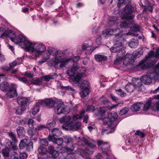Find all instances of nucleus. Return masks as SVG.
Returning <instances> with one entry per match:
<instances>
[{
	"mask_svg": "<svg viewBox=\"0 0 159 159\" xmlns=\"http://www.w3.org/2000/svg\"><path fill=\"white\" fill-rule=\"evenodd\" d=\"M0 89L3 92H7L6 95L8 98H13L17 95L16 88L10 86L6 81H3L1 83L0 85Z\"/></svg>",
	"mask_w": 159,
	"mask_h": 159,
	"instance_id": "obj_1",
	"label": "nucleus"
},
{
	"mask_svg": "<svg viewBox=\"0 0 159 159\" xmlns=\"http://www.w3.org/2000/svg\"><path fill=\"white\" fill-rule=\"evenodd\" d=\"M40 146L38 148V151L39 154L42 156L47 153L49 154L53 157H56L58 155V152L55 150L54 147L50 146L48 147Z\"/></svg>",
	"mask_w": 159,
	"mask_h": 159,
	"instance_id": "obj_2",
	"label": "nucleus"
},
{
	"mask_svg": "<svg viewBox=\"0 0 159 159\" xmlns=\"http://www.w3.org/2000/svg\"><path fill=\"white\" fill-rule=\"evenodd\" d=\"M133 10V7L131 5L126 6L123 9L121 12V19L122 20L126 19L128 20H132L134 17V16L132 15Z\"/></svg>",
	"mask_w": 159,
	"mask_h": 159,
	"instance_id": "obj_3",
	"label": "nucleus"
},
{
	"mask_svg": "<svg viewBox=\"0 0 159 159\" xmlns=\"http://www.w3.org/2000/svg\"><path fill=\"white\" fill-rule=\"evenodd\" d=\"M33 142H29L28 140L24 139L21 140L19 144V148L20 150H24L28 151H30L33 148Z\"/></svg>",
	"mask_w": 159,
	"mask_h": 159,
	"instance_id": "obj_4",
	"label": "nucleus"
},
{
	"mask_svg": "<svg viewBox=\"0 0 159 159\" xmlns=\"http://www.w3.org/2000/svg\"><path fill=\"white\" fill-rule=\"evenodd\" d=\"M123 40H124V39L121 37H120L116 39L115 47H112L110 49L111 52L120 53L121 52L122 53L124 52V49H122L121 48H120V47H121L123 44L122 42V41Z\"/></svg>",
	"mask_w": 159,
	"mask_h": 159,
	"instance_id": "obj_5",
	"label": "nucleus"
},
{
	"mask_svg": "<svg viewBox=\"0 0 159 159\" xmlns=\"http://www.w3.org/2000/svg\"><path fill=\"white\" fill-rule=\"evenodd\" d=\"M54 111L58 115L62 113L66 114L69 112L67 108L65 107L64 103L57 102L54 106Z\"/></svg>",
	"mask_w": 159,
	"mask_h": 159,
	"instance_id": "obj_6",
	"label": "nucleus"
},
{
	"mask_svg": "<svg viewBox=\"0 0 159 159\" xmlns=\"http://www.w3.org/2000/svg\"><path fill=\"white\" fill-rule=\"evenodd\" d=\"M153 66L154 63L152 61L145 59L141 61L137 66L143 70H145L149 69Z\"/></svg>",
	"mask_w": 159,
	"mask_h": 159,
	"instance_id": "obj_7",
	"label": "nucleus"
},
{
	"mask_svg": "<svg viewBox=\"0 0 159 159\" xmlns=\"http://www.w3.org/2000/svg\"><path fill=\"white\" fill-rule=\"evenodd\" d=\"M57 102L51 98H48L43 100L39 102V104L42 106H46L49 108L53 107L57 103Z\"/></svg>",
	"mask_w": 159,
	"mask_h": 159,
	"instance_id": "obj_8",
	"label": "nucleus"
},
{
	"mask_svg": "<svg viewBox=\"0 0 159 159\" xmlns=\"http://www.w3.org/2000/svg\"><path fill=\"white\" fill-rule=\"evenodd\" d=\"M46 46L42 43H40L37 44L35 47H34V50L32 52H34L36 54V56H39L41 55L42 52H43L45 51Z\"/></svg>",
	"mask_w": 159,
	"mask_h": 159,
	"instance_id": "obj_9",
	"label": "nucleus"
},
{
	"mask_svg": "<svg viewBox=\"0 0 159 159\" xmlns=\"http://www.w3.org/2000/svg\"><path fill=\"white\" fill-rule=\"evenodd\" d=\"M71 117L69 116H65L60 119V121L61 123H64L62 127H70L72 125V122L71 121Z\"/></svg>",
	"mask_w": 159,
	"mask_h": 159,
	"instance_id": "obj_10",
	"label": "nucleus"
},
{
	"mask_svg": "<svg viewBox=\"0 0 159 159\" xmlns=\"http://www.w3.org/2000/svg\"><path fill=\"white\" fill-rule=\"evenodd\" d=\"M103 122L104 125H107V128L110 129V130L108 131V133H111L114 132L115 130L116 126H112L113 123L107 117H106L103 119Z\"/></svg>",
	"mask_w": 159,
	"mask_h": 159,
	"instance_id": "obj_11",
	"label": "nucleus"
},
{
	"mask_svg": "<svg viewBox=\"0 0 159 159\" xmlns=\"http://www.w3.org/2000/svg\"><path fill=\"white\" fill-rule=\"evenodd\" d=\"M23 43L27 52H33V51L34 50V47L36 45L35 44L26 40L25 38V41H23Z\"/></svg>",
	"mask_w": 159,
	"mask_h": 159,
	"instance_id": "obj_12",
	"label": "nucleus"
},
{
	"mask_svg": "<svg viewBox=\"0 0 159 159\" xmlns=\"http://www.w3.org/2000/svg\"><path fill=\"white\" fill-rule=\"evenodd\" d=\"M56 57V60H54L55 64L57 65L58 63H60V67L61 68L65 67L70 60L69 59H62L61 55L58 56H57Z\"/></svg>",
	"mask_w": 159,
	"mask_h": 159,
	"instance_id": "obj_13",
	"label": "nucleus"
},
{
	"mask_svg": "<svg viewBox=\"0 0 159 159\" xmlns=\"http://www.w3.org/2000/svg\"><path fill=\"white\" fill-rule=\"evenodd\" d=\"M14 37H10V39L15 44H20V43H23V41H25V38L22 35H19L18 36H16V34H14V35H13Z\"/></svg>",
	"mask_w": 159,
	"mask_h": 159,
	"instance_id": "obj_14",
	"label": "nucleus"
},
{
	"mask_svg": "<svg viewBox=\"0 0 159 159\" xmlns=\"http://www.w3.org/2000/svg\"><path fill=\"white\" fill-rule=\"evenodd\" d=\"M3 32L2 34L1 37L3 38L6 36H8L9 38L11 37V35H14V32L11 30H5L4 28L3 27H0V33Z\"/></svg>",
	"mask_w": 159,
	"mask_h": 159,
	"instance_id": "obj_15",
	"label": "nucleus"
},
{
	"mask_svg": "<svg viewBox=\"0 0 159 159\" xmlns=\"http://www.w3.org/2000/svg\"><path fill=\"white\" fill-rule=\"evenodd\" d=\"M48 139L49 141H52L53 143L55 144H57L59 146H60L62 145V144L63 143V139L61 138H59L56 139L54 136H52L51 134L48 136Z\"/></svg>",
	"mask_w": 159,
	"mask_h": 159,
	"instance_id": "obj_16",
	"label": "nucleus"
},
{
	"mask_svg": "<svg viewBox=\"0 0 159 159\" xmlns=\"http://www.w3.org/2000/svg\"><path fill=\"white\" fill-rule=\"evenodd\" d=\"M17 101L19 104L25 107L29 102V100L27 97L21 96L18 97Z\"/></svg>",
	"mask_w": 159,
	"mask_h": 159,
	"instance_id": "obj_17",
	"label": "nucleus"
},
{
	"mask_svg": "<svg viewBox=\"0 0 159 159\" xmlns=\"http://www.w3.org/2000/svg\"><path fill=\"white\" fill-rule=\"evenodd\" d=\"M145 4H146V5H145L144 7H142V8L143 9V12H146L147 9H148V10L152 13L153 11V7L154 5L153 3L147 1L145 2Z\"/></svg>",
	"mask_w": 159,
	"mask_h": 159,
	"instance_id": "obj_18",
	"label": "nucleus"
},
{
	"mask_svg": "<svg viewBox=\"0 0 159 159\" xmlns=\"http://www.w3.org/2000/svg\"><path fill=\"white\" fill-rule=\"evenodd\" d=\"M143 105L142 102H136L132 105L131 109L134 111H137L142 109Z\"/></svg>",
	"mask_w": 159,
	"mask_h": 159,
	"instance_id": "obj_19",
	"label": "nucleus"
},
{
	"mask_svg": "<svg viewBox=\"0 0 159 159\" xmlns=\"http://www.w3.org/2000/svg\"><path fill=\"white\" fill-rule=\"evenodd\" d=\"M50 134L52 135V136H59L62 135V132L60 129L57 128H55L51 129Z\"/></svg>",
	"mask_w": 159,
	"mask_h": 159,
	"instance_id": "obj_20",
	"label": "nucleus"
},
{
	"mask_svg": "<svg viewBox=\"0 0 159 159\" xmlns=\"http://www.w3.org/2000/svg\"><path fill=\"white\" fill-rule=\"evenodd\" d=\"M124 20L120 21V27L121 28H127L130 26L131 23L130 21L131 20H128L126 19H123Z\"/></svg>",
	"mask_w": 159,
	"mask_h": 159,
	"instance_id": "obj_21",
	"label": "nucleus"
},
{
	"mask_svg": "<svg viewBox=\"0 0 159 159\" xmlns=\"http://www.w3.org/2000/svg\"><path fill=\"white\" fill-rule=\"evenodd\" d=\"M79 86L81 89L89 88L90 86L89 82V81L82 80H80L79 83H78Z\"/></svg>",
	"mask_w": 159,
	"mask_h": 159,
	"instance_id": "obj_22",
	"label": "nucleus"
},
{
	"mask_svg": "<svg viewBox=\"0 0 159 159\" xmlns=\"http://www.w3.org/2000/svg\"><path fill=\"white\" fill-rule=\"evenodd\" d=\"M142 82L145 84L148 85L151 84L152 81L151 78L148 75H144L141 77Z\"/></svg>",
	"mask_w": 159,
	"mask_h": 159,
	"instance_id": "obj_23",
	"label": "nucleus"
},
{
	"mask_svg": "<svg viewBox=\"0 0 159 159\" xmlns=\"http://www.w3.org/2000/svg\"><path fill=\"white\" fill-rule=\"evenodd\" d=\"M18 136L19 137H22L25 135V128L21 126H18L16 129Z\"/></svg>",
	"mask_w": 159,
	"mask_h": 159,
	"instance_id": "obj_24",
	"label": "nucleus"
},
{
	"mask_svg": "<svg viewBox=\"0 0 159 159\" xmlns=\"http://www.w3.org/2000/svg\"><path fill=\"white\" fill-rule=\"evenodd\" d=\"M95 60L98 61L102 62L103 61H106L107 59L106 56L99 54H96L94 56Z\"/></svg>",
	"mask_w": 159,
	"mask_h": 159,
	"instance_id": "obj_25",
	"label": "nucleus"
},
{
	"mask_svg": "<svg viewBox=\"0 0 159 159\" xmlns=\"http://www.w3.org/2000/svg\"><path fill=\"white\" fill-rule=\"evenodd\" d=\"M139 43L138 39H133L131 40L130 42L129 43V46L131 48H135L138 46Z\"/></svg>",
	"mask_w": 159,
	"mask_h": 159,
	"instance_id": "obj_26",
	"label": "nucleus"
},
{
	"mask_svg": "<svg viewBox=\"0 0 159 159\" xmlns=\"http://www.w3.org/2000/svg\"><path fill=\"white\" fill-rule=\"evenodd\" d=\"M108 117L112 123L117 118L118 115L116 112L113 111L108 114Z\"/></svg>",
	"mask_w": 159,
	"mask_h": 159,
	"instance_id": "obj_27",
	"label": "nucleus"
},
{
	"mask_svg": "<svg viewBox=\"0 0 159 159\" xmlns=\"http://www.w3.org/2000/svg\"><path fill=\"white\" fill-rule=\"evenodd\" d=\"M11 152L10 148L6 147L3 148L1 151V153L3 157H8L9 156L10 153Z\"/></svg>",
	"mask_w": 159,
	"mask_h": 159,
	"instance_id": "obj_28",
	"label": "nucleus"
},
{
	"mask_svg": "<svg viewBox=\"0 0 159 159\" xmlns=\"http://www.w3.org/2000/svg\"><path fill=\"white\" fill-rule=\"evenodd\" d=\"M78 68L76 66H74L71 68L70 70H68L67 71V74L70 76H73L75 74Z\"/></svg>",
	"mask_w": 159,
	"mask_h": 159,
	"instance_id": "obj_29",
	"label": "nucleus"
},
{
	"mask_svg": "<svg viewBox=\"0 0 159 159\" xmlns=\"http://www.w3.org/2000/svg\"><path fill=\"white\" fill-rule=\"evenodd\" d=\"M152 102L151 100H148L145 104L143 103V105L142 109L144 111H147L151 107Z\"/></svg>",
	"mask_w": 159,
	"mask_h": 159,
	"instance_id": "obj_30",
	"label": "nucleus"
},
{
	"mask_svg": "<svg viewBox=\"0 0 159 159\" xmlns=\"http://www.w3.org/2000/svg\"><path fill=\"white\" fill-rule=\"evenodd\" d=\"M83 90L81 92V95L82 97L84 98L86 97L89 95L90 93L89 88H86L82 89Z\"/></svg>",
	"mask_w": 159,
	"mask_h": 159,
	"instance_id": "obj_31",
	"label": "nucleus"
},
{
	"mask_svg": "<svg viewBox=\"0 0 159 159\" xmlns=\"http://www.w3.org/2000/svg\"><path fill=\"white\" fill-rule=\"evenodd\" d=\"M40 105L39 104V102L36 103L32 109V113L34 115H36L39 111L40 109Z\"/></svg>",
	"mask_w": 159,
	"mask_h": 159,
	"instance_id": "obj_32",
	"label": "nucleus"
},
{
	"mask_svg": "<svg viewBox=\"0 0 159 159\" xmlns=\"http://www.w3.org/2000/svg\"><path fill=\"white\" fill-rule=\"evenodd\" d=\"M105 108L101 107L98 110L97 113H95V115L96 116H100L102 117L105 113Z\"/></svg>",
	"mask_w": 159,
	"mask_h": 159,
	"instance_id": "obj_33",
	"label": "nucleus"
},
{
	"mask_svg": "<svg viewBox=\"0 0 159 159\" xmlns=\"http://www.w3.org/2000/svg\"><path fill=\"white\" fill-rule=\"evenodd\" d=\"M55 122L53 120H49L48 121L46 127L50 131V128H53L55 125Z\"/></svg>",
	"mask_w": 159,
	"mask_h": 159,
	"instance_id": "obj_34",
	"label": "nucleus"
},
{
	"mask_svg": "<svg viewBox=\"0 0 159 159\" xmlns=\"http://www.w3.org/2000/svg\"><path fill=\"white\" fill-rule=\"evenodd\" d=\"M57 76V75L55 74L52 75H44L42 77L45 81L46 82H48L51 79H53L54 78Z\"/></svg>",
	"mask_w": 159,
	"mask_h": 159,
	"instance_id": "obj_35",
	"label": "nucleus"
},
{
	"mask_svg": "<svg viewBox=\"0 0 159 159\" xmlns=\"http://www.w3.org/2000/svg\"><path fill=\"white\" fill-rule=\"evenodd\" d=\"M131 0H119L117 3V7L118 8L121 7L123 4H128L130 2Z\"/></svg>",
	"mask_w": 159,
	"mask_h": 159,
	"instance_id": "obj_36",
	"label": "nucleus"
},
{
	"mask_svg": "<svg viewBox=\"0 0 159 159\" xmlns=\"http://www.w3.org/2000/svg\"><path fill=\"white\" fill-rule=\"evenodd\" d=\"M149 77L151 78V80H157L158 79V75L157 73L152 72L148 75Z\"/></svg>",
	"mask_w": 159,
	"mask_h": 159,
	"instance_id": "obj_37",
	"label": "nucleus"
},
{
	"mask_svg": "<svg viewBox=\"0 0 159 159\" xmlns=\"http://www.w3.org/2000/svg\"><path fill=\"white\" fill-rule=\"evenodd\" d=\"M88 151L86 149V150L84 149H80L78 151V154H80L82 157H84L88 155Z\"/></svg>",
	"mask_w": 159,
	"mask_h": 159,
	"instance_id": "obj_38",
	"label": "nucleus"
},
{
	"mask_svg": "<svg viewBox=\"0 0 159 159\" xmlns=\"http://www.w3.org/2000/svg\"><path fill=\"white\" fill-rule=\"evenodd\" d=\"M142 81L141 78L140 80L137 79L135 81L133 82L134 85L135 87H140L142 85Z\"/></svg>",
	"mask_w": 159,
	"mask_h": 159,
	"instance_id": "obj_39",
	"label": "nucleus"
},
{
	"mask_svg": "<svg viewBox=\"0 0 159 159\" xmlns=\"http://www.w3.org/2000/svg\"><path fill=\"white\" fill-rule=\"evenodd\" d=\"M130 29L132 31L139 32L140 31V26L138 24H134L132 26H130Z\"/></svg>",
	"mask_w": 159,
	"mask_h": 159,
	"instance_id": "obj_40",
	"label": "nucleus"
},
{
	"mask_svg": "<svg viewBox=\"0 0 159 159\" xmlns=\"http://www.w3.org/2000/svg\"><path fill=\"white\" fill-rule=\"evenodd\" d=\"M82 76V73L77 74L76 76L74 77L73 81L75 82L79 83Z\"/></svg>",
	"mask_w": 159,
	"mask_h": 159,
	"instance_id": "obj_41",
	"label": "nucleus"
},
{
	"mask_svg": "<svg viewBox=\"0 0 159 159\" xmlns=\"http://www.w3.org/2000/svg\"><path fill=\"white\" fill-rule=\"evenodd\" d=\"M25 107L23 106L18 107L16 110V113L17 114L21 115L25 110Z\"/></svg>",
	"mask_w": 159,
	"mask_h": 159,
	"instance_id": "obj_42",
	"label": "nucleus"
},
{
	"mask_svg": "<svg viewBox=\"0 0 159 159\" xmlns=\"http://www.w3.org/2000/svg\"><path fill=\"white\" fill-rule=\"evenodd\" d=\"M143 54V51H137L136 54H135L134 56L132 55H130L131 60H134L136 59L137 58H139V57Z\"/></svg>",
	"mask_w": 159,
	"mask_h": 159,
	"instance_id": "obj_43",
	"label": "nucleus"
},
{
	"mask_svg": "<svg viewBox=\"0 0 159 159\" xmlns=\"http://www.w3.org/2000/svg\"><path fill=\"white\" fill-rule=\"evenodd\" d=\"M116 23V19H113L112 18L110 19L107 22L108 25L109 27H111L113 25H115Z\"/></svg>",
	"mask_w": 159,
	"mask_h": 159,
	"instance_id": "obj_44",
	"label": "nucleus"
},
{
	"mask_svg": "<svg viewBox=\"0 0 159 159\" xmlns=\"http://www.w3.org/2000/svg\"><path fill=\"white\" fill-rule=\"evenodd\" d=\"M16 143H13L12 142H10L8 143L9 146V148H11L14 150H16L18 149L17 146L16 145Z\"/></svg>",
	"mask_w": 159,
	"mask_h": 159,
	"instance_id": "obj_45",
	"label": "nucleus"
},
{
	"mask_svg": "<svg viewBox=\"0 0 159 159\" xmlns=\"http://www.w3.org/2000/svg\"><path fill=\"white\" fill-rule=\"evenodd\" d=\"M42 81L39 79H37L36 80H32L31 83L33 84L37 85L40 86L42 84Z\"/></svg>",
	"mask_w": 159,
	"mask_h": 159,
	"instance_id": "obj_46",
	"label": "nucleus"
},
{
	"mask_svg": "<svg viewBox=\"0 0 159 159\" xmlns=\"http://www.w3.org/2000/svg\"><path fill=\"white\" fill-rule=\"evenodd\" d=\"M40 146L43 147H48V143L47 139H41L40 141Z\"/></svg>",
	"mask_w": 159,
	"mask_h": 159,
	"instance_id": "obj_47",
	"label": "nucleus"
},
{
	"mask_svg": "<svg viewBox=\"0 0 159 159\" xmlns=\"http://www.w3.org/2000/svg\"><path fill=\"white\" fill-rule=\"evenodd\" d=\"M99 100L103 105L107 104L109 102V101L108 99L105 98L103 96Z\"/></svg>",
	"mask_w": 159,
	"mask_h": 159,
	"instance_id": "obj_48",
	"label": "nucleus"
},
{
	"mask_svg": "<svg viewBox=\"0 0 159 159\" xmlns=\"http://www.w3.org/2000/svg\"><path fill=\"white\" fill-rule=\"evenodd\" d=\"M129 109L127 107H124L120 110L119 115L123 116L126 114L129 111Z\"/></svg>",
	"mask_w": 159,
	"mask_h": 159,
	"instance_id": "obj_49",
	"label": "nucleus"
},
{
	"mask_svg": "<svg viewBox=\"0 0 159 159\" xmlns=\"http://www.w3.org/2000/svg\"><path fill=\"white\" fill-rule=\"evenodd\" d=\"M81 126V123L80 122H76L75 123H73L70 127H72L74 129H79L80 128Z\"/></svg>",
	"mask_w": 159,
	"mask_h": 159,
	"instance_id": "obj_50",
	"label": "nucleus"
},
{
	"mask_svg": "<svg viewBox=\"0 0 159 159\" xmlns=\"http://www.w3.org/2000/svg\"><path fill=\"white\" fill-rule=\"evenodd\" d=\"M117 29H107L106 30V33L107 35H112L113 34L116 32Z\"/></svg>",
	"mask_w": 159,
	"mask_h": 159,
	"instance_id": "obj_51",
	"label": "nucleus"
},
{
	"mask_svg": "<svg viewBox=\"0 0 159 159\" xmlns=\"http://www.w3.org/2000/svg\"><path fill=\"white\" fill-rule=\"evenodd\" d=\"M116 93L120 97H123L126 95V93L123 92L121 89L116 90Z\"/></svg>",
	"mask_w": 159,
	"mask_h": 159,
	"instance_id": "obj_52",
	"label": "nucleus"
},
{
	"mask_svg": "<svg viewBox=\"0 0 159 159\" xmlns=\"http://www.w3.org/2000/svg\"><path fill=\"white\" fill-rule=\"evenodd\" d=\"M95 110V107L92 105H88L86 109L87 112H94Z\"/></svg>",
	"mask_w": 159,
	"mask_h": 159,
	"instance_id": "obj_53",
	"label": "nucleus"
},
{
	"mask_svg": "<svg viewBox=\"0 0 159 159\" xmlns=\"http://www.w3.org/2000/svg\"><path fill=\"white\" fill-rule=\"evenodd\" d=\"M86 143L88 146V148H86V149L88 151L90 149H93L96 147V146L95 145L90 142H87Z\"/></svg>",
	"mask_w": 159,
	"mask_h": 159,
	"instance_id": "obj_54",
	"label": "nucleus"
},
{
	"mask_svg": "<svg viewBox=\"0 0 159 159\" xmlns=\"http://www.w3.org/2000/svg\"><path fill=\"white\" fill-rule=\"evenodd\" d=\"M72 139L69 136H66L64 139V142L66 143H69L72 142Z\"/></svg>",
	"mask_w": 159,
	"mask_h": 159,
	"instance_id": "obj_55",
	"label": "nucleus"
},
{
	"mask_svg": "<svg viewBox=\"0 0 159 159\" xmlns=\"http://www.w3.org/2000/svg\"><path fill=\"white\" fill-rule=\"evenodd\" d=\"M34 121L33 119H30L27 120V125L29 126L30 128H34L33 124Z\"/></svg>",
	"mask_w": 159,
	"mask_h": 159,
	"instance_id": "obj_56",
	"label": "nucleus"
},
{
	"mask_svg": "<svg viewBox=\"0 0 159 159\" xmlns=\"http://www.w3.org/2000/svg\"><path fill=\"white\" fill-rule=\"evenodd\" d=\"M9 134L14 142L16 143L17 142V140L16 139V135L15 134L12 132H10L9 133Z\"/></svg>",
	"mask_w": 159,
	"mask_h": 159,
	"instance_id": "obj_57",
	"label": "nucleus"
},
{
	"mask_svg": "<svg viewBox=\"0 0 159 159\" xmlns=\"http://www.w3.org/2000/svg\"><path fill=\"white\" fill-rule=\"evenodd\" d=\"M18 80L19 81L25 84H26L27 85H29V83L27 79L25 77H20L18 78Z\"/></svg>",
	"mask_w": 159,
	"mask_h": 159,
	"instance_id": "obj_58",
	"label": "nucleus"
},
{
	"mask_svg": "<svg viewBox=\"0 0 159 159\" xmlns=\"http://www.w3.org/2000/svg\"><path fill=\"white\" fill-rule=\"evenodd\" d=\"M61 87L62 89L64 90L68 91H74V90L70 86H64L63 85H61Z\"/></svg>",
	"mask_w": 159,
	"mask_h": 159,
	"instance_id": "obj_59",
	"label": "nucleus"
},
{
	"mask_svg": "<svg viewBox=\"0 0 159 159\" xmlns=\"http://www.w3.org/2000/svg\"><path fill=\"white\" fill-rule=\"evenodd\" d=\"M32 129H29L27 131V133L28 135L30 136L34 135L35 133L38 132L35 130V129H34L33 128Z\"/></svg>",
	"mask_w": 159,
	"mask_h": 159,
	"instance_id": "obj_60",
	"label": "nucleus"
},
{
	"mask_svg": "<svg viewBox=\"0 0 159 159\" xmlns=\"http://www.w3.org/2000/svg\"><path fill=\"white\" fill-rule=\"evenodd\" d=\"M47 128L46 126L43 125H40L38 126L36 128H35V130L36 131L37 130H43V129Z\"/></svg>",
	"mask_w": 159,
	"mask_h": 159,
	"instance_id": "obj_61",
	"label": "nucleus"
},
{
	"mask_svg": "<svg viewBox=\"0 0 159 159\" xmlns=\"http://www.w3.org/2000/svg\"><path fill=\"white\" fill-rule=\"evenodd\" d=\"M135 135L140 136L141 138H143L145 136L146 134L140 131V130H137L136 132L135 133Z\"/></svg>",
	"mask_w": 159,
	"mask_h": 159,
	"instance_id": "obj_62",
	"label": "nucleus"
},
{
	"mask_svg": "<svg viewBox=\"0 0 159 159\" xmlns=\"http://www.w3.org/2000/svg\"><path fill=\"white\" fill-rule=\"evenodd\" d=\"M38 136V133H35L34 134V135L31 136L30 139L31 140H33L35 142L37 139V138Z\"/></svg>",
	"mask_w": 159,
	"mask_h": 159,
	"instance_id": "obj_63",
	"label": "nucleus"
},
{
	"mask_svg": "<svg viewBox=\"0 0 159 159\" xmlns=\"http://www.w3.org/2000/svg\"><path fill=\"white\" fill-rule=\"evenodd\" d=\"M107 142H105L102 140H98L97 141V145L98 146H102V147H103L104 146L107 144Z\"/></svg>",
	"mask_w": 159,
	"mask_h": 159,
	"instance_id": "obj_64",
	"label": "nucleus"
}]
</instances>
